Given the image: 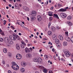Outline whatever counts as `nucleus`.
Listing matches in <instances>:
<instances>
[{
  "mask_svg": "<svg viewBox=\"0 0 73 73\" xmlns=\"http://www.w3.org/2000/svg\"><path fill=\"white\" fill-rule=\"evenodd\" d=\"M12 66L11 67L12 69L15 70H17L19 69V66L17 65L16 63L15 62H12Z\"/></svg>",
  "mask_w": 73,
  "mask_h": 73,
  "instance_id": "nucleus-1",
  "label": "nucleus"
},
{
  "mask_svg": "<svg viewBox=\"0 0 73 73\" xmlns=\"http://www.w3.org/2000/svg\"><path fill=\"white\" fill-rule=\"evenodd\" d=\"M5 40L7 41V43L9 44H13V42L12 40L9 39V38L8 37H5Z\"/></svg>",
  "mask_w": 73,
  "mask_h": 73,
  "instance_id": "nucleus-2",
  "label": "nucleus"
},
{
  "mask_svg": "<svg viewBox=\"0 0 73 73\" xmlns=\"http://www.w3.org/2000/svg\"><path fill=\"white\" fill-rule=\"evenodd\" d=\"M33 60L34 62H40V63L42 62V60L41 58L38 57L37 58H35Z\"/></svg>",
  "mask_w": 73,
  "mask_h": 73,
  "instance_id": "nucleus-3",
  "label": "nucleus"
},
{
  "mask_svg": "<svg viewBox=\"0 0 73 73\" xmlns=\"http://www.w3.org/2000/svg\"><path fill=\"white\" fill-rule=\"evenodd\" d=\"M64 53L66 57H69L70 55V53L68 51L67 49L64 50Z\"/></svg>",
  "mask_w": 73,
  "mask_h": 73,
  "instance_id": "nucleus-4",
  "label": "nucleus"
},
{
  "mask_svg": "<svg viewBox=\"0 0 73 73\" xmlns=\"http://www.w3.org/2000/svg\"><path fill=\"white\" fill-rule=\"evenodd\" d=\"M60 16L62 17L63 18H65L66 17L67 15L65 13H61L60 14Z\"/></svg>",
  "mask_w": 73,
  "mask_h": 73,
  "instance_id": "nucleus-5",
  "label": "nucleus"
},
{
  "mask_svg": "<svg viewBox=\"0 0 73 73\" xmlns=\"http://www.w3.org/2000/svg\"><path fill=\"white\" fill-rule=\"evenodd\" d=\"M16 58H17V59L20 60L21 59V58H22V56L21 54H18L17 55Z\"/></svg>",
  "mask_w": 73,
  "mask_h": 73,
  "instance_id": "nucleus-6",
  "label": "nucleus"
},
{
  "mask_svg": "<svg viewBox=\"0 0 73 73\" xmlns=\"http://www.w3.org/2000/svg\"><path fill=\"white\" fill-rule=\"evenodd\" d=\"M23 9L25 11H29V9L26 6H23Z\"/></svg>",
  "mask_w": 73,
  "mask_h": 73,
  "instance_id": "nucleus-7",
  "label": "nucleus"
},
{
  "mask_svg": "<svg viewBox=\"0 0 73 73\" xmlns=\"http://www.w3.org/2000/svg\"><path fill=\"white\" fill-rule=\"evenodd\" d=\"M37 19L38 21H40L42 20V17L40 15H38L37 17Z\"/></svg>",
  "mask_w": 73,
  "mask_h": 73,
  "instance_id": "nucleus-8",
  "label": "nucleus"
},
{
  "mask_svg": "<svg viewBox=\"0 0 73 73\" xmlns=\"http://www.w3.org/2000/svg\"><path fill=\"white\" fill-rule=\"evenodd\" d=\"M21 65L22 66L24 67L27 66V63L25 62H22Z\"/></svg>",
  "mask_w": 73,
  "mask_h": 73,
  "instance_id": "nucleus-9",
  "label": "nucleus"
},
{
  "mask_svg": "<svg viewBox=\"0 0 73 73\" xmlns=\"http://www.w3.org/2000/svg\"><path fill=\"white\" fill-rule=\"evenodd\" d=\"M36 12L35 11H33L32 12V15L33 16H36Z\"/></svg>",
  "mask_w": 73,
  "mask_h": 73,
  "instance_id": "nucleus-10",
  "label": "nucleus"
},
{
  "mask_svg": "<svg viewBox=\"0 0 73 73\" xmlns=\"http://www.w3.org/2000/svg\"><path fill=\"white\" fill-rule=\"evenodd\" d=\"M14 7L18 9H20V7L19 6V5L17 4H15L14 5Z\"/></svg>",
  "mask_w": 73,
  "mask_h": 73,
  "instance_id": "nucleus-11",
  "label": "nucleus"
},
{
  "mask_svg": "<svg viewBox=\"0 0 73 73\" xmlns=\"http://www.w3.org/2000/svg\"><path fill=\"white\" fill-rule=\"evenodd\" d=\"M67 19L68 21H70L72 19V17L71 16H69L67 17Z\"/></svg>",
  "mask_w": 73,
  "mask_h": 73,
  "instance_id": "nucleus-12",
  "label": "nucleus"
},
{
  "mask_svg": "<svg viewBox=\"0 0 73 73\" xmlns=\"http://www.w3.org/2000/svg\"><path fill=\"white\" fill-rule=\"evenodd\" d=\"M59 12H65L66 11V9H61L58 10Z\"/></svg>",
  "mask_w": 73,
  "mask_h": 73,
  "instance_id": "nucleus-13",
  "label": "nucleus"
},
{
  "mask_svg": "<svg viewBox=\"0 0 73 73\" xmlns=\"http://www.w3.org/2000/svg\"><path fill=\"white\" fill-rule=\"evenodd\" d=\"M25 50L26 53H28V52H30V50H29V49L27 47H26L25 49Z\"/></svg>",
  "mask_w": 73,
  "mask_h": 73,
  "instance_id": "nucleus-14",
  "label": "nucleus"
},
{
  "mask_svg": "<svg viewBox=\"0 0 73 73\" xmlns=\"http://www.w3.org/2000/svg\"><path fill=\"white\" fill-rule=\"evenodd\" d=\"M65 39L67 41H68L69 42L71 41V39H70L69 37H68L65 38Z\"/></svg>",
  "mask_w": 73,
  "mask_h": 73,
  "instance_id": "nucleus-15",
  "label": "nucleus"
},
{
  "mask_svg": "<svg viewBox=\"0 0 73 73\" xmlns=\"http://www.w3.org/2000/svg\"><path fill=\"white\" fill-rule=\"evenodd\" d=\"M26 56L29 58H31V57H32V54H28Z\"/></svg>",
  "mask_w": 73,
  "mask_h": 73,
  "instance_id": "nucleus-16",
  "label": "nucleus"
},
{
  "mask_svg": "<svg viewBox=\"0 0 73 73\" xmlns=\"http://www.w3.org/2000/svg\"><path fill=\"white\" fill-rule=\"evenodd\" d=\"M48 15L49 16H53V12H48Z\"/></svg>",
  "mask_w": 73,
  "mask_h": 73,
  "instance_id": "nucleus-17",
  "label": "nucleus"
},
{
  "mask_svg": "<svg viewBox=\"0 0 73 73\" xmlns=\"http://www.w3.org/2000/svg\"><path fill=\"white\" fill-rule=\"evenodd\" d=\"M54 17H56V18H57V19H59V17H58V15L57 14H54Z\"/></svg>",
  "mask_w": 73,
  "mask_h": 73,
  "instance_id": "nucleus-18",
  "label": "nucleus"
},
{
  "mask_svg": "<svg viewBox=\"0 0 73 73\" xmlns=\"http://www.w3.org/2000/svg\"><path fill=\"white\" fill-rule=\"evenodd\" d=\"M67 23L68 24V25L70 26V27H71V26L73 25V24H72L71 22H67Z\"/></svg>",
  "mask_w": 73,
  "mask_h": 73,
  "instance_id": "nucleus-19",
  "label": "nucleus"
},
{
  "mask_svg": "<svg viewBox=\"0 0 73 73\" xmlns=\"http://www.w3.org/2000/svg\"><path fill=\"white\" fill-rule=\"evenodd\" d=\"M38 68L40 69H44V67L42 66H38Z\"/></svg>",
  "mask_w": 73,
  "mask_h": 73,
  "instance_id": "nucleus-20",
  "label": "nucleus"
},
{
  "mask_svg": "<svg viewBox=\"0 0 73 73\" xmlns=\"http://www.w3.org/2000/svg\"><path fill=\"white\" fill-rule=\"evenodd\" d=\"M52 38L53 40H55L56 38V36L55 35L53 34L52 36Z\"/></svg>",
  "mask_w": 73,
  "mask_h": 73,
  "instance_id": "nucleus-21",
  "label": "nucleus"
},
{
  "mask_svg": "<svg viewBox=\"0 0 73 73\" xmlns=\"http://www.w3.org/2000/svg\"><path fill=\"white\" fill-rule=\"evenodd\" d=\"M48 34L49 36H51L52 35V32L50 31H49L48 33Z\"/></svg>",
  "mask_w": 73,
  "mask_h": 73,
  "instance_id": "nucleus-22",
  "label": "nucleus"
},
{
  "mask_svg": "<svg viewBox=\"0 0 73 73\" xmlns=\"http://www.w3.org/2000/svg\"><path fill=\"white\" fill-rule=\"evenodd\" d=\"M59 38L60 39V40H62L64 39L63 37H62V36L61 35H59Z\"/></svg>",
  "mask_w": 73,
  "mask_h": 73,
  "instance_id": "nucleus-23",
  "label": "nucleus"
},
{
  "mask_svg": "<svg viewBox=\"0 0 73 73\" xmlns=\"http://www.w3.org/2000/svg\"><path fill=\"white\" fill-rule=\"evenodd\" d=\"M63 45L64 46H66V45H68V43H67L66 42H64L63 43Z\"/></svg>",
  "mask_w": 73,
  "mask_h": 73,
  "instance_id": "nucleus-24",
  "label": "nucleus"
},
{
  "mask_svg": "<svg viewBox=\"0 0 73 73\" xmlns=\"http://www.w3.org/2000/svg\"><path fill=\"white\" fill-rule=\"evenodd\" d=\"M51 30L53 32H54L56 31V29L55 28V27H52L51 28Z\"/></svg>",
  "mask_w": 73,
  "mask_h": 73,
  "instance_id": "nucleus-25",
  "label": "nucleus"
},
{
  "mask_svg": "<svg viewBox=\"0 0 73 73\" xmlns=\"http://www.w3.org/2000/svg\"><path fill=\"white\" fill-rule=\"evenodd\" d=\"M3 52H4V53H6L7 52V49H6V48H4L3 49Z\"/></svg>",
  "mask_w": 73,
  "mask_h": 73,
  "instance_id": "nucleus-26",
  "label": "nucleus"
},
{
  "mask_svg": "<svg viewBox=\"0 0 73 73\" xmlns=\"http://www.w3.org/2000/svg\"><path fill=\"white\" fill-rule=\"evenodd\" d=\"M8 56L9 57H12V54L10 52L8 53Z\"/></svg>",
  "mask_w": 73,
  "mask_h": 73,
  "instance_id": "nucleus-27",
  "label": "nucleus"
},
{
  "mask_svg": "<svg viewBox=\"0 0 73 73\" xmlns=\"http://www.w3.org/2000/svg\"><path fill=\"white\" fill-rule=\"evenodd\" d=\"M44 58L46 60H48V56L47 55H44Z\"/></svg>",
  "mask_w": 73,
  "mask_h": 73,
  "instance_id": "nucleus-28",
  "label": "nucleus"
},
{
  "mask_svg": "<svg viewBox=\"0 0 73 73\" xmlns=\"http://www.w3.org/2000/svg\"><path fill=\"white\" fill-rule=\"evenodd\" d=\"M16 47L17 49L18 50H19V49H20V46H19L17 44L16 45Z\"/></svg>",
  "mask_w": 73,
  "mask_h": 73,
  "instance_id": "nucleus-29",
  "label": "nucleus"
},
{
  "mask_svg": "<svg viewBox=\"0 0 73 73\" xmlns=\"http://www.w3.org/2000/svg\"><path fill=\"white\" fill-rule=\"evenodd\" d=\"M13 37H15V38H16L18 36L17 35L15 34H13Z\"/></svg>",
  "mask_w": 73,
  "mask_h": 73,
  "instance_id": "nucleus-30",
  "label": "nucleus"
},
{
  "mask_svg": "<svg viewBox=\"0 0 73 73\" xmlns=\"http://www.w3.org/2000/svg\"><path fill=\"white\" fill-rule=\"evenodd\" d=\"M55 42L56 43V44H58L59 43V40H58L56 39L55 40Z\"/></svg>",
  "mask_w": 73,
  "mask_h": 73,
  "instance_id": "nucleus-31",
  "label": "nucleus"
},
{
  "mask_svg": "<svg viewBox=\"0 0 73 73\" xmlns=\"http://www.w3.org/2000/svg\"><path fill=\"white\" fill-rule=\"evenodd\" d=\"M34 18H35V17H34V16L31 17V20L32 21H34V20H35Z\"/></svg>",
  "mask_w": 73,
  "mask_h": 73,
  "instance_id": "nucleus-32",
  "label": "nucleus"
},
{
  "mask_svg": "<svg viewBox=\"0 0 73 73\" xmlns=\"http://www.w3.org/2000/svg\"><path fill=\"white\" fill-rule=\"evenodd\" d=\"M43 72L44 73H47V70L46 69H44L43 70Z\"/></svg>",
  "mask_w": 73,
  "mask_h": 73,
  "instance_id": "nucleus-33",
  "label": "nucleus"
},
{
  "mask_svg": "<svg viewBox=\"0 0 73 73\" xmlns=\"http://www.w3.org/2000/svg\"><path fill=\"white\" fill-rule=\"evenodd\" d=\"M62 5L60 4V3H58V8H60L61 7H62Z\"/></svg>",
  "mask_w": 73,
  "mask_h": 73,
  "instance_id": "nucleus-34",
  "label": "nucleus"
},
{
  "mask_svg": "<svg viewBox=\"0 0 73 73\" xmlns=\"http://www.w3.org/2000/svg\"><path fill=\"white\" fill-rule=\"evenodd\" d=\"M12 40H13V41H16V38L13 36L12 38Z\"/></svg>",
  "mask_w": 73,
  "mask_h": 73,
  "instance_id": "nucleus-35",
  "label": "nucleus"
},
{
  "mask_svg": "<svg viewBox=\"0 0 73 73\" xmlns=\"http://www.w3.org/2000/svg\"><path fill=\"white\" fill-rule=\"evenodd\" d=\"M0 33L2 36H4V33L3 31Z\"/></svg>",
  "mask_w": 73,
  "mask_h": 73,
  "instance_id": "nucleus-36",
  "label": "nucleus"
},
{
  "mask_svg": "<svg viewBox=\"0 0 73 73\" xmlns=\"http://www.w3.org/2000/svg\"><path fill=\"white\" fill-rule=\"evenodd\" d=\"M66 35L67 36H68V32H65Z\"/></svg>",
  "mask_w": 73,
  "mask_h": 73,
  "instance_id": "nucleus-37",
  "label": "nucleus"
},
{
  "mask_svg": "<svg viewBox=\"0 0 73 73\" xmlns=\"http://www.w3.org/2000/svg\"><path fill=\"white\" fill-rule=\"evenodd\" d=\"M56 28L58 30V29H61V27H60L58 26H57L56 27Z\"/></svg>",
  "mask_w": 73,
  "mask_h": 73,
  "instance_id": "nucleus-38",
  "label": "nucleus"
},
{
  "mask_svg": "<svg viewBox=\"0 0 73 73\" xmlns=\"http://www.w3.org/2000/svg\"><path fill=\"white\" fill-rule=\"evenodd\" d=\"M0 41H1V42H3V38H0Z\"/></svg>",
  "mask_w": 73,
  "mask_h": 73,
  "instance_id": "nucleus-39",
  "label": "nucleus"
},
{
  "mask_svg": "<svg viewBox=\"0 0 73 73\" xmlns=\"http://www.w3.org/2000/svg\"><path fill=\"white\" fill-rule=\"evenodd\" d=\"M21 42L25 46H26V44H25L24 42Z\"/></svg>",
  "mask_w": 73,
  "mask_h": 73,
  "instance_id": "nucleus-40",
  "label": "nucleus"
},
{
  "mask_svg": "<svg viewBox=\"0 0 73 73\" xmlns=\"http://www.w3.org/2000/svg\"><path fill=\"white\" fill-rule=\"evenodd\" d=\"M48 73H53V71L52 70H50L48 72Z\"/></svg>",
  "mask_w": 73,
  "mask_h": 73,
  "instance_id": "nucleus-41",
  "label": "nucleus"
},
{
  "mask_svg": "<svg viewBox=\"0 0 73 73\" xmlns=\"http://www.w3.org/2000/svg\"><path fill=\"white\" fill-rule=\"evenodd\" d=\"M21 72H22V73H23V72H25V69H23V70H21Z\"/></svg>",
  "mask_w": 73,
  "mask_h": 73,
  "instance_id": "nucleus-42",
  "label": "nucleus"
},
{
  "mask_svg": "<svg viewBox=\"0 0 73 73\" xmlns=\"http://www.w3.org/2000/svg\"><path fill=\"white\" fill-rule=\"evenodd\" d=\"M17 23L18 24V25H21V23H20V22H17Z\"/></svg>",
  "mask_w": 73,
  "mask_h": 73,
  "instance_id": "nucleus-43",
  "label": "nucleus"
},
{
  "mask_svg": "<svg viewBox=\"0 0 73 73\" xmlns=\"http://www.w3.org/2000/svg\"><path fill=\"white\" fill-rule=\"evenodd\" d=\"M61 60H62V61H64V62H65V60L63 58H62L61 59Z\"/></svg>",
  "mask_w": 73,
  "mask_h": 73,
  "instance_id": "nucleus-44",
  "label": "nucleus"
},
{
  "mask_svg": "<svg viewBox=\"0 0 73 73\" xmlns=\"http://www.w3.org/2000/svg\"><path fill=\"white\" fill-rule=\"evenodd\" d=\"M50 24L51 23L50 22H49L48 23V28H49V27H50Z\"/></svg>",
  "mask_w": 73,
  "mask_h": 73,
  "instance_id": "nucleus-45",
  "label": "nucleus"
},
{
  "mask_svg": "<svg viewBox=\"0 0 73 73\" xmlns=\"http://www.w3.org/2000/svg\"><path fill=\"white\" fill-rule=\"evenodd\" d=\"M21 47L22 48H24V46L22 44L21 45Z\"/></svg>",
  "mask_w": 73,
  "mask_h": 73,
  "instance_id": "nucleus-46",
  "label": "nucleus"
},
{
  "mask_svg": "<svg viewBox=\"0 0 73 73\" xmlns=\"http://www.w3.org/2000/svg\"><path fill=\"white\" fill-rule=\"evenodd\" d=\"M52 17H50L49 18V20L50 21H51V20H52Z\"/></svg>",
  "mask_w": 73,
  "mask_h": 73,
  "instance_id": "nucleus-47",
  "label": "nucleus"
},
{
  "mask_svg": "<svg viewBox=\"0 0 73 73\" xmlns=\"http://www.w3.org/2000/svg\"><path fill=\"white\" fill-rule=\"evenodd\" d=\"M16 38L17 39V40H20V38H19V36H18V35L17 37Z\"/></svg>",
  "mask_w": 73,
  "mask_h": 73,
  "instance_id": "nucleus-48",
  "label": "nucleus"
},
{
  "mask_svg": "<svg viewBox=\"0 0 73 73\" xmlns=\"http://www.w3.org/2000/svg\"><path fill=\"white\" fill-rule=\"evenodd\" d=\"M72 58L71 60L73 62V55H72L71 56Z\"/></svg>",
  "mask_w": 73,
  "mask_h": 73,
  "instance_id": "nucleus-49",
  "label": "nucleus"
},
{
  "mask_svg": "<svg viewBox=\"0 0 73 73\" xmlns=\"http://www.w3.org/2000/svg\"><path fill=\"white\" fill-rule=\"evenodd\" d=\"M12 36H9V38H10L11 39V40H12Z\"/></svg>",
  "mask_w": 73,
  "mask_h": 73,
  "instance_id": "nucleus-50",
  "label": "nucleus"
},
{
  "mask_svg": "<svg viewBox=\"0 0 73 73\" xmlns=\"http://www.w3.org/2000/svg\"><path fill=\"white\" fill-rule=\"evenodd\" d=\"M23 28H24V29H28V28L25 27L24 26L23 27Z\"/></svg>",
  "mask_w": 73,
  "mask_h": 73,
  "instance_id": "nucleus-51",
  "label": "nucleus"
},
{
  "mask_svg": "<svg viewBox=\"0 0 73 73\" xmlns=\"http://www.w3.org/2000/svg\"><path fill=\"white\" fill-rule=\"evenodd\" d=\"M2 63L3 65H4V64H5V62L4 61V60H3L2 61Z\"/></svg>",
  "mask_w": 73,
  "mask_h": 73,
  "instance_id": "nucleus-52",
  "label": "nucleus"
},
{
  "mask_svg": "<svg viewBox=\"0 0 73 73\" xmlns=\"http://www.w3.org/2000/svg\"><path fill=\"white\" fill-rule=\"evenodd\" d=\"M55 51V50H54V48H53L52 49V51L53 52H54Z\"/></svg>",
  "mask_w": 73,
  "mask_h": 73,
  "instance_id": "nucleus-53",
  "label": "nucleus"
},
{
  "mask_svg": "<svg viewBox=\"0 0 73 73\" xmlns=\"http://www.w3.org/2000/svg\"><path fill=\"white\" fill-rule=\"evenodd\" d=\"M48 44H50L51 45H52V43H51L50 42H48Z\"/></svg>",
  "mask_w": 73,
  "mask_h": 73,
  "instance_id": "nucleus-54",
  "label": "nucleus"
},
{
  "mask_svg": "<svg viewBox=\"0 0 73 73\" xmlns=\"http://www.w3.org/2000/svg\"><path fill=\"white\" fill-rule=\"evenodd\" d=\"M54 60H56V56H54Z\"/></svg>",
  "mask_w": 73,
  "mask_h": 73,
  "instance_id": "nucleus-55",
  "label": "nucleus"
},
{
  "mask_svg": "<svg viewBox=\"0 0 73 73\" xmlns=\"http://www.w3.org/2000/svg\"><path fill=\"white\" fill-rule=\"evenodd\" d=\"M58 60H59V61H60V60H61V59H60V57L59 56H58Z\"/></svg>",
  "mask_w": 73,
  "mask_h": 73,
  "instance_id": "nucleus-56",
  "label": "nucleus"
},
{
  "mask_svg": "<svg viewBox=\"0 0 73 73\" xmlns=\"http://www.w3.org/2000/svg\"><path fill=\"white\" fill-rule=\"evenodd\" d=\"M19 6H20V7H21L22 6V5L21 4H20L19 5Z\"/></svg>",
  "mask_w": 73,
  "mask_h": 73,
  "instance_id": "nucleus-57",
  "label": "nucleus"
},
{
  "mask_svg": "<svg viewBox=\"0 0 73 73\" xmlns=\"http://www.w3.org/2000/svg\"><path fill=\"white\" fill-rule=\"evenodd\" d=\"M25 42L27 43L28 42V40H25Z\"/></svg>",
  "mask_w": 73,
  "mask_h": 73,
  "instance_id": "nucleus-58",
  "label": "nucleus"
},
{
  "mask_svg": "<svg viewBox=\"0 0 73 73\" xmlns=\"http://www.w3.org/2000/svg\"><path fill=\"white\" fill-rule=\"evenodd\" d=\"M68 9V7H66L65 8V9H66H66Z\"/></svg>",
  "mask_w": 73,
  "mask_h": 73,
  "instance_id": "nucleus-59",
  "label": "nucleus"
},
{
  "mask_svg": "<svg viewBox=\"0 0 73 73\" xmlns=\"http://www.w3.org/2000/svg\"><path fill=\"white\" fill-rule=\"evenodd\" d=\"M38 1H39V3H41V0H37Z\"/></svg>",
  "mask_w": 73,
  "mask_h": 73,
  "instance_id": "nucleus-60",
  "label": "nucleus"
},
{
  "mask_svg": "<svg viewBox=\"0 0 73 73\" xmlns=\"http://www.w3.org/2000/svg\"><path fill=\"white\" fill-rule=\"evenodd\" d=\"M20 25L21 26V27H23L24 26L22 24V23H21V24Z\"/></svg>",
  "mask_w": 73,
  "mask_h": 73,
  "instance_id": "nucleus-61",
  "label": "nucleus"
},
{
  "mask_svg": "<svg viewBox=\"0 0 73 73\" xmlns=\"http://www.w3.org/2000/svg\"><path fill=\"white\" fill-rule=\"evenodd\" d=\"M23 69H24V68H22L21 69V70H23Z\"/></svg>",
  "mask_w": 73,
  "mask_h": 73,
  "instance_id": "nucleus-62",
  "label": "nucleus"
},
{
  "mask_svg": "<svg viewBox=\"0 0 73 73\" xmlns=\"http://www.w3.org/2000/svg\"><path fill=\"white\" fill-rule=\"evenodd\" d=\"M53 7H52L50 8L51 10H53Z\"/></svg>",
  "mask_w": 73,
  "mask_h": 73,
  "instance_id": "nucleus-63",
  "label": "nucleus"
},
{
  "mask_svg": "<svg viewBox=\"0 0 73 73\" xmlns=\"http://www.w3.org/2000/svg\"><path fill=\"white\" fill-rule=\"evenodd\" d=\"M9 7H12V5H11V4H9Z\"/></svg>",
  "mask_w": 73,
  "mask_h": 73,
  "instance_id": "nucleus-64",
  "label": "nucleus"
}]
</instances>
